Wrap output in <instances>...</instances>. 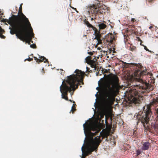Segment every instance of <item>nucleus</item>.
<instances>
[{
    "mask_svg": "<svg viewBox=\"0 0 158 158\" xmlns=\"http://www.w3.org/2000/svg\"><path fill=\"white\" fill-rule=\"evenodd\" d=\"M134 70L132 76L136 81L134 84V81L130 84L131 81L128 82V86L131 88L129 90V93L133 98L132 100L135 103H140L141 101L139 98L141 95V94L149 92L153 90L154 86L151 84L147 83L145 80L147 77L152 78V74L149 72L148 70L146 67H144L140 64H135Z\"/></svg>",
    "mask_w": 158,
    "mask_h": 158,
    "instance_id": "obj_1",
    "label": "nucleus"
},
{
    "mask_svg": "<svg viewBox=\"0 0 158 158\" xmlns=\"http://www.w3.org/2000/svg\"><path fill=\"white\" fill-rule=\"evenodd\" d=\"M84 132L86 136H88L87 139H86L84 140V143L82 147V150L83 151V146L85 148V156H88L89 154L96 150L102 140L105 138H107L109 136V133L107 132H102L100 133V136H97L94 139L93 137L96 135L99 132V131H96L94 133L91 132V131H95L96 128L92 124L89 123H84L83 125Z\"/></svg>",
    "mask_w": 158,
    "mask_h": 158,
    "instance_id": "obj_2",
    "label": "nucleus"
},
{
    "mask_svg": "<svg viewBox=\"0 0 158 158\" xmlns=\"http://www.w3.org/2000/svg\"><path fill=\"white\" fill-rule=\"evenodd\" d=\"M76 74H72L66 77L64 80L62 84L60 87V90L62 93V98L68 100V92H70L77 89L79 85H83V79L84 73L78 69L75 71Z\"/></svg>",
    "mask_w": 158,
    "mask_h": 158,
    "instance_id": "obj_3",
    "label": "nucleus"
},
{
    "mask_svg": "<svg viewBox=\"0 0 158 158\" xmlns=\"http://www.w3.org/2000/svg\"><path fill=\"white\" fill-rule=\"evenodd\" d=\"M10 25L12 28L10 29V33L12 35L16 34L17 37L22 40V35L25 31L28 29V26L21 23L20 21L14 20Z\"/></svg>",
    "mask_w": 158,
    "mask_h": 158,
    "instance_id": "obj_4",
    "label": "nucleus"
},
{
    "mask_svg": "<svg viewBox=\"0 0 158 158\" xmlns=\"http://www.w3.org/2000/svg\"><path fill=\"white\" fill-rule=\"evenodd\" d=\"M97 1V2H95L94 4L88 6L89 14L94 17L91 18V20H93L96 18L95 16L97 14L103 13V10H105L106 8V7L101 1Z\"/></svg>",
    "mask_w": 158,
    "mask_h": 158,
    "instance_id": "obj_5",
    "label": "nucleus"
},
{
    "mask_svg": "<svg viewBox=\"0 0 158 158\" xmlns=\"http://www.w3.org/2000/svg\"><path fill=\"white\" fill-rule=\"evenodd\" d=\"M109 90H106L103 94V104L106 107L112 105L114 101L115 94L114 90L112 89L110 85L108 86Z\"/></svg>",
    "mask_w": 158,
    "mask_h": 158,
    "instance_id": "obj_6",
    "label": "nucleus"
},
{
    "mask_svg": "<svg viewBox=\"0 0 158 158\" xmlns=\"http://www.w3.org/2000/svg\"><path fill=\"white\" fill-rule=\"evenodd\" d=\"M144 113L137 116L138 123L141 122L145 128L148 127V124L149 121V117L152 114L150 108L148 106H147L146 110H144Z\"/></svg>",
    "mask_w": 158,
    "mask_h": 158,
    "instance_id": "obj_7",
    "label": "nucleus"
},
{
    "mask_svg": "<svg viewBox=\"0 0 158 158\" xmlns=\"http://www.w3.org/2000/svg\"><path fill=\"white\" fill-rule=\"evenodd\" d=\"M22 3L20 4V6L19 8L18 15H13V17L14 18V20L20 21L21 23L28 26L29 27H30L31 28V24L28 20V19L22 13Z\"/></svg>",
    "mask_w": 158,
    "mask_h": 158,
    "instance_id": "obj_8",
    "label": "nucleus"
},
{
    "mask_svg": "<svg viewBox=\"0 0 158 158\" xmlns=\"http://www.w3.org/2000/svg\"><path fill=\"white\" fill-rule=\"evenodd\" d=\"M34 34L32 28H31L30 27H28V29L26 31H25V32H24L21 36L22 39L20 40L23 42H26L29 45H30L31 42L32 43H33L32 40L34 37Z\"/></svg>",
    "mask_w": 158,
    "mask_h": 158,
    "instance_id": "obj_9",
    "label": "nucleus"
},
{
    "mask_svg": "<svg viewBox=\"0 0 158 158\" xmlns=\"http://www.w3.org/2000/svg\"><path fill=\"white\" fill-rule=\"evenodd\" d=\"M84 23L85 24H86L88 27H91L93 30L94 31V34H95V39H97L99 41V43H100V41L99 40L100 35L99 34V31H98V30L94 27L91 24H90L88 21L85 19L84 20Z\"/></svg>",
    "mask_w": 158,
    "mask_h": 158,
    "instance_id": "obj_10",
    "label": "nucleus"
},
{
    "mask_svg": "<svg viewBox=\"0 0 158 158\" xmlns=\"http://www.w3.org/2000/svg\"><path fill=\"white\" fill-rule=\"evenodd\" d=\"M110 82L114 88L118 87L119 85L118 78L115 75H114L110 78Z\"/></svg>",
    "mask_w": 158,
    "mask_h": 158,
    "instance_id": "obj_11",
    "label": "nucleus"
},
{
    "mask_svg": "<svg viewBox=\"0 0 158 158\" xmlns=\"http://www.w3.org/2000/svg\"><path fill=\"white\" fill-rule=\"evenodd\" d=\"M98 26L99 27V30H98V31H99V34L100 35V36L99 39L100 41V43H99V40H98L97 39L95 38L94 39H96L98 41V43L97 44V45L99 44H101L102 43V40H101V34L100 33V31H101L102 30L104 29L105 28H106L107 26L105 24H104V23H101L98 24Z\"/></svg>",
    "mask_w": 158,
    "mask_h": 158,
    "instance_id": "obj_12",
    "label": "nucleus"
},
{
    "mask_svg": "<svg viewBox=\"0 0 158 158\" xmlns=\"http://www.w3.org/2000/svg\"><path fill=\"white\" fill-rule=\"evenodd\" d=\"M98 64V63L97 61V60L95 57L93 59L91 60V61L89 64L92 68H94L95 70H96L97 67H98L97 65Z\"/></svg>",
    "mask_w": 158,
    "mask_h": 158,
    "instance_id": "obj_13",
    "label": "nucleus"
},
{
    "mask_svg": "<svg viewBox=\"0 0 158 158\" xmlns=\"http://www.w3.org/2000/svg\"><path fill=\"white\" fill-rule=\"evenodd\" d=\"M34 60L36 61V62L38 63L39 64L40 62L44 61V63H46V62L48 61V60L46 59L44 57L42 56H40L39 59L37 58L36 57H33Z\"/></svg>",
    "mask_w": 158,
    "mask_h": 158,
    "instance_id": "obj_14",
    "label": "nucleus"
},
{
    "mask_svg": "<svg viewBox=\"0 0 158 158\" xmlns=\"http://www.w3.org/2000/svg\"><path fill=\"white\" fill-rule=\"evenodd\" d=\"M150 146V143L148 142H145L143 143L142 146V150H148Z\"/></svg>",
    "mask_w": 158,
    "mask_h": 158,
    "instance_id": "obj_15",
    "label": "nucleus"
},
{
    "mask_svg": "<svg viewBox=\"0 0 158 158\" xmlns=\"http://www.w3.org/2000/svg\"><path fill=\"white\" fill-rule=\"evenodd\" d=\"M13 20H14V18L12 16V17H10L9 19H3L1 20V21L3 22H7L8 24L10 25L13 23Z\"/></svg>",
    "mask_w": 158,
    "mask_h": 158,
    "instance_id": "obj_16",
    "label": "nucleus"
},
{
    "mask_svg": "<svg viewBox=\"0 0 158 158\" xmlns=\"http://www.w3.org/2000/svg\"><path fill=\"white\" fill-rule=\"evenodd\" d=\"M5 33L4 30L2 29L0 26V37L3 39H5L6 37L3 35V34Z\"/></svg>",
    "mask_w": 158,
    "mask_h": 158,
    "instance_id": "obj_17",
    "label": "nucleus"
},
{
    "mask_svg": "<svg viewBox=\"0 0 158 158\" xmlns=\"http://www.w3.org/2000/svg\"><path fill=\"white\" fill-rule=\"evenodd\" d=\"M91 60L92 58L91 56H88L85 59L86 62L89 64L90 62L91 61Z\"/></svg>",
    "mask_w": 158,
    "mask_h": 158,
    "instance_id": "obj_18",
    "label": "nucleus"
},
{
    "mask_svg": "<svg viewBox=\"0 0 158 158\" xmlns=\"http://www.w3.org/2000/svg\"><path fill=\"white\" fill-rule=\"evenodd\" d=\"M115 39V37L114 36L112 35V34H110V40H107V41L108 42H113V40H114Z\"/></svg>",
    "mask_w": 158,
    "mask_h": 158,
    "instance_id": "obj_19",
    "label": "nucleus"
},
{
    "mask_svg": "<svg viewBox=\"0 0 158 158\" xmlns=\"http://www.w3.org/2000/svg\"><path fill=\"white\" fill-rule=\"evenodd\" d=\"M156 102L157 101L155 100L150 103V105L151 106L154 105V104H156Z\"/></svg>",
    "mask_w": 158,
    "mask_h": 158,
    "instance_id": "obj_20",
    "label": "nucleus"
},
{
    "mask_svg": "<svg viewBox=\"0 0 158 158\" xmlns=\"http://www.w3.org/2000/svg\"><path fill=\"white\" fill-rule=\"evenodd\" d=\"M74 105L73 104V106H72L71 110L70 111V112H72V113H73L74 112L76 109H75V107H74Z\"/></svg>",
    "mask_w": 158,
    "mask_h": 158,
    "instance_id": "obj_21",
    "label": "nucleus"
},
{
    "mask_svg": "<svg viewBox=\"0 0 158 158\" xmlns=\"http://www.w3.org/2000/svg\"><path fill=\"white\" fill-rule=\"evenodd\" d=\"M136 152L137 156L139 155L141 152V151L139 149L136 150Z\"/></svg>",
    "mask_w": 158,
    "mask_h": 158,
    "instance_id": "obj_22",
    "label": "nucleus"
},
{
    "mask_svg": "<svg viewBox=\"0 0 158 158\" xmlns=\"http://www.w3.org/2000/svg\"><path fill=\"white\" fill-rule=\"evenodd\" d=\"M30 47L32 48H36V45L35 44H33L30 45Z\"/></svg>",
    "mask_w": 158,
    "mask_h": 158,
    "instance_id": "obj_23",
    "label": "nucleus"
},
{
    "mask_svg": "<svg viewBox=\"0 0 158 158\" xmlns=\"http://www.w3.org/2000/svg\"><path fill=\"white\" fill-rule=\"evenodd\" d=\"M105 115V114L104 113H101L100 115V118L101 119L103 118Z\"/></svg>",
    "mask_w": 158,
    "mask_h": 158,
    "instance_id": "obj_24",
    "label": "nucleus"
},
{
    "mask_svg": "<svg viewBox=\"0 0 158 158\" xmlns=\"http://www.w3.org/2000/svg\"><path fill=\"white\" fill-rule=\"evenodd\" d=\"M33 60V58H30V57H29V58L26 59L25 60H25H27L29 61H32Z\"/></svg>",
    "mask_w": 158,
    "mask_h": 158,
    "instance_id": "obj_25",
    "label": "nucleus"
},
{
    "mask_svg": "<svg viewBox=\"0 0 158 158\" xmlns=\"http://www.w3.org/2000/svg\"><path fill=\"white\" fill-rule=\"evenodd\" d=\"M144 49L147 51H148L149 52H150L151 51H149V49H148L147 47L146 46H143Z\"/></svg>",
    "mask_w": 158,
    "mask_h": 158,
    "instance_id": "obj_26",
    "label": "nucleus"
},
{
    "mask_svg": "<svg viewBox=\"0 0 158 158\" xmlns=\"http://www.w3.org/2000/svg\"><path fill=\"white\" fill-rule=\"evenodd\" d=\"M102 72L103 73H107L108 72V71L106 69H105L104 70H103Z\"/></svg>",
    "mask_w": 158,
    "mask_h": 158,
    "instance_id": "obj_27",
    "label": "nucleus"
},
{
    "mask_svg": "<svg viewBox=\"0 0 158 158\" xmlns=\"http://www.w3.org/2000/svg\"><path fill=\"white\" fill-rule=\"evenodd\" d=\"M131 50L132 51H135L136 49L135 47H131Z\"/></svg>",
    "mask_w": 158,
    "mask_h": 158,
    "instance_id": "obj_28",
    "label": "nucleus"
},
{
    "mask_svg": "<svg viewBox=\"0 0 158 158\" xmlns=\"http://www.w3.org/2000/svg\"><path fill=\"white\" fill-rule=\"evenodd\" d=\"M86 71L88 72H90L91 70L89 71V68L88 67H86Z\"/></svg>",
    "mask_w": 158,
    "mask_h": 158,
    "instance_id": "obj_29",
    "label": "nucleus"
},
{
    "mask_svg": "<svg viewBox=\"0 0 158 158\" xmlns=\"http://www.w3.org/2000/svg\"><path fill=\"white\" fill-rule=\"evenodd\" d=\"M135 21V20L134 18H131V21L132 23H134Z\"/></svg>",
    "mask_w": 158,
    "mask_h": 158,
    "instance_id": "obj_30",
    "label": "nucleus"
},
{
    "mask_svg": "<svg viewBox=\"0 0 158 158\" xmlns=\"http://www.w3.org/2000/svg\"><path fill=\"white\" fill-rule=\"evenodd\" d=\"M60 70L62 71V72H61V73H60V74H61V75H63V74H64V72H63V69H60Z\"/></svg>",
    "mask_w": 158,
    "mask_h": 158,
    "instance_id": "obj_31",
    "label": "nucleus"
},
{
    "mask_svg": "<svg viewBox=\"0 0 158 158\" xmlns=\"http://www.w3.org/2000/svg\"><path fill=\"white\" fill-rule=\"evenodd\" d=\"M42 74H43L45 73L44 70V68H43L42 69Z\"/></svg>",
    "mask_w": 158,
    "mask_h": 158,
    "instance_id": "obj_32",
    "label": "nucleus"
},
{
    "mask_svg": "<svg viewBox=\"0 0 158 158\" xmlns=\"http://www.w3.org/2000/svg\"><path fill=\"white\" fill-rule=\"evenodd\" d=\"M88 53L90 55H92L93 54V52H88Z\"/></svg>",
    "mask_w": 158,
    "mask_h": 158,
    "instance_id": "obj_33",
    "label": "nucleus"
},
{
    "mask_svg": "<svg viewBox=\"0 0 158 158\" xmlns=\"http://www.w3.org/2000/svg\"><path fill=\"white\" fill-rule=\"evenodd\" d=\"M3 14V13L2 11H0V15H2Z\"/></svg>",
    "mask_w": 158,
    "mask_h": 158,
    "instance_id": "obj_34",
    "label": "nucleus"
},
{
    "mask_svg": "<svg viewBox=\"0 0 158 158\" xmlns=\"http://www.w3.org/2000/svg\"><path fill=\"white\" fill-rule=\"evenodd\" d=\"M105 121L106 123L107 122V116L106 115L105 116Z\"/></svg>",
    "mask_w": 158,
    "mask_h": 158,
    "instance_id": "obj_35",
    "label": "nucleus"
},
{
    "mask_svg": "<svg viewBox=\"0 0 158 158\" xmlns=\"http://www.w3.org/2000/svg\"><path fill=\"white\" fill-rule=\"evenodd\" d=\"M153 27L152 26H150L149 27V28L150 29H151Z\"/></svg>",
    "mask_w": 158,
    "mask_h": 158,
    "instance_id": "obj_36",
    "label": "nucleus"
},
{
    "mask_svg": "<svg viewBox=\"0 0 158 158\" xmlns=\"http://www.w3.org/2000/svg\"><path fill=\"white\" fill-rule=\"evenodd\" d=\"M138 40L139 41H140L142 42V41L139 38H138Z\"/></svg>",
    "mask_w": 158,
    "mask_h": 158,
    "instance_id": "obj_37",
    "label": "nucleus"
},
{
    "mask_svg": "<svg viewBox=\"0 0 158 158\" xmlns=\"http://www.w3.org/2000/svg\"><path fill=\"white\" fill-rule=\"evenodd\" d=\"M142 42H141V43L140 44V45L143 46H144V45L143 44H142Z\"/></svg>",
    "mask_w": 158,
    "mask_h": 158,
    "instance_id": "obj_38",
    "label": "nucleus"
},
{
    "mask_svg": "<svg viewBox=\"0 0 158 158\" xmlns=\"http://www.w3.org/2000/svg\"><path fill=\"white\" fill-rule=\"evenodd\" d=\"M135 132H136V131H134V132L133 133V134H135Z\"/></svg>",
    "mask_w": 158,
    "mask_h": 158,
    "instance_id": "obj_39",
    "label": "nucleus"
},
{
    "mask_svg": "<svg viewBox=\"0 0 158 158\" xmlns=\"http://www.w3.org/2000/svg\"><path fill=\"white\" fill-rule=\"evenodd\" d=\"M98 49H100V48H99H99H98Z\"/></svg>",
    "mask_w": 158,
    "mask_h": 158,
    "instance_id": "obj_40",
    "label": "nucleus"
},
{
    "mask_svg": "<svg viewBox=\"0 0 158 158\" xmlns=\"http://www.w3.org/2000/svg\"><path fill=\"white\" fill-rule=\"evenodd\" d=\"M154 128H156V126L155 125L154 126Z\"/></svg>",
    "mask_w": 158,
    "mask_h": 158,
    "instance_id": "obj_41",
    "label": "nucleus"
},
{
    "mask_svg": "<svg viewBox=\"0 0 158 158\" xmlns=\"http://www.w3.org/2000/svg\"><path fill=\"white\" fill-rule=\"evenodd\" d=\"M103 121H104V120H102V123L103 122Z\"/></svg>",
    "mask_w": 158,
    "mask_h": 158,
    "instance_id": "obj_42",
    "label": "nucleus"
},
{
    "mask_svg": "<svg viewBox=\"0 0 158 158\" xmlns=\"http://www.w3.org/2000/svg\"><path fill=\"white\" fill-rule=\"evenodd\" d=\"M151 1V0L149 1V2H150V1Z\"/></svg>",
    "mask_w": 158,
    "mask_h": 158,
    "instance_id": "obj_43",
    "label": "nucleus"
},
{
    "mask_svg": "<svg viewBox=\"0 0 158 158\" xmlns=\"http://www.w3.org/2000/svg\"><path fill=\"white\" fill-rule=\"evenodd\" d=\"M98 87H97L96 89H98Z\"/></svg>",
    "mask_w": 158,
    "mask_h": 158,
    "instance_id": "obj_44",
    "label": "nucleus"
},
{
    "mask_svg": "<svg viewBox=\"0 0 158 158\" xmlns=\"http://www.w3.org/2000/svg\"><path fill=\"white\" fill-rule=\"evenodd\" d=\"M135 34H136L135 32Z\"/></svg>",
    "mask_w": 158,
    "mask_h": 158,
    "instance_id": "obj_45",
    "label": "nucleus"
},
{
    "mask_svg": "<svg viewBox=\"0 0 158 158\" xmlns=\"http://www.w3.org/2000/svg\"><path fill=\"white\" fill-rule=\"evenodd\" d=\"M106 75V74L104 75V76H105Z\"/></svg>",
    "mask_w": 158,
    "mask_h": 158,
    "instance_id": "obj_46",
    "label": "nucleus"
},
{
    "mask_svg": "<svg viewBox=\"0 0 158 158\" xmlns=\"http://www.w3.org/2000/svg\"><path fill=\"white\" fill-rule=\"evenodd\" d=\"M32 55H33V54H32L31 55V56Z\"/></svg>",
    "mask_w": 158,
    "mask_h": 158,
    "instance_id": "obj_47",
    "label": "nucleus"
}]
</instances>
